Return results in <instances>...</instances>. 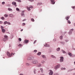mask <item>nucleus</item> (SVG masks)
<instances>
[{
	"label": "nucleus",
	"instance_id": "nucleus-1",
	"mask_svg": "<svg viewBox=\"0 0 75 75\" xmlns=\"http://www.w3.org/2000/svg\"><path fill=\"white\" fill-rule=\"evenodd\" d=\"M7 55L8 57H11L13 55V53H11L10 54V53H9V52H7Z\"/></svg>",
	"mask_w": 75,
	"mask_h": 75
},
{
	"label": "nucleus",
	"instance_id": "nucleus-2",
	"mask_svg": "<svg viewBox=\"0 0 75 75\" xmlns=\"http://www.w3.org/2000/svg\"><path fill=\"white\" fill-rule=\"evenodd\" d=\"M1 30L2 33H4L6 32V30H5V29H4V27L2 26H1Z\"/></svg>",
	"mask_w": 75,
	"mask_h": 75
},
{
	"label": "nucleus",
	"instance_id": "nucleus-3",
	"mask_svg": "<svg viewBox=\"0 0 75 75\" xmlns=\"http://www.w3.org/2000/svg\"><path fill=\"white\" fill-rule=\"evenodd\" d=\"M4 38L3 39V40L4 41H6L7 39V36H4Z\"/></svg>",
	"mask_w": 75,
	"mask_h": 75
},
{
	"label": "nucleus",
	"instance_id": "nucleus-4",
	"mask_svg": "<svg viewBox=\"0 0 75 75\" xmlns=\"http://www.w3.org/2000/svg\"><path fill=\"white\" fill-rule=\"evenodd\" d=\"M60 66H61L60 64H58L55 67V70H57V69L59 68L60 67Z\"/></svg>",
	"mask_w": 75,
	"mask_h": 75
},
{
	"label": "nucleus",
	"instance_id": "nucleus-5",
	"mask_svg": "<svg viewBox=\"0 0 75 75\" xmlns=\"http://www.w3.org/2000/svg\"><path fill=\"white\" fill-rule=\"evenodd\" d=\"M60 62H63L64 61V58L62 57H60Z\"/></svg>",
	"mask_w": 75,
	"mask_h": 75
},
{
	"label": "nucleus",
	"instance_id": "nucleus-6",
	"mask_svg": "<svg viewBox=\"0 0 75 75\" xmlns=\"http://www.w3.org/2000/svg\"><path fill=\"white\" fill-rule=\"evenodd\" d=\"M55 0H51L50 1H51V3H52V4H55Z\"/></svg>",
	"mask_w": 75,
	"mask_h": 75
},
{
	"label": "nucleus",
	"instance_id": "nucleus-7",
	"mask_svg": "<svg viewBox=\"0 0 75 75\" xmlns=\"http://www.w3.org/2000/svg\"><path fill=\"white\" fill-rule=\"evenodd\" d=\"M50 75H52L53 74V71L52 70H50V72L49 74Z\"/></svg>",
	"mask_w": 75,
	"mask_h": 75
},
{
	"label": "nucleus",
	"instance_id": "nucleus-8",
	"mask_svg": "<svg viewBox=\"0 0 75 75\" xmlns=\"http://www.w3.org/2000/svg\"><path fill=\"white\" fill-rule=\"evenodd\" d=\"M33 63L34 64H36L38 63V61L37 60H34L33 62Z\"/></svg>",
	"mask_w": 75,
	"mask_h": 75
},
{
	"label": "nucleus",
	"instance_id": "nucleus-9",
	"mask_svg": "<svg viewBox=\"0 0 75 75\" xmlns=\"http://www.w3.org/2000/svg\"><path fill=\"white\" fill-rule=\"evenodd\" d=\"M12 4L14 5L16 7L17 6V5H16V3L15 2H12Z\"/></svg>",
	"mask_w": 75,
	"mask_h": 75
},
{
	"label": "nucleus",
	"instance_id": "nucleus-10",
	"mask_svg": "<svg viewBox=\"0 0 75 75\" xmlns=\"http://www.w3.org/2000/svg\"><path fill=\"white\" fill-rule=\"evenodd\" d=\"M44 47H50V45H48L47 44H45L44 45Z\"/></svg>",
	"mask_w": 75,
	"mask_h": 75
},
{
	"label": "nucleus",
	"instance_id": "nucleus-11",
	"mask_svg": "<svg viewBox=\"0 0 75 75\" xmlns=\"http://www.w3.org/2000/svg\"><path fill=\"white\" fill-rule=\"evenodd\" d=\"M8 10L9 11H13V10H12V9H11V8H8Z\"/></svg>",
	"mask_w": 75,
	"mask_h": 75
},
{
	"label": "nucleus",
	"instance_id": "nucleus-12",
	"mask_svg": "<svg viewBox=\"0 0 75 75\" xmlns=\"http://www.w3.org/2000/svg\"><path fill=\"white\" fill-rule=\"evenodd\" d=\"M28 41H29L28 40H25L24 41V42H25V43H28Z\"/></svg>",
	"mask_w": 75,
	"mask_h": 75
},
{
	"label": "nucleus",
	"instance_id": "nucleus-13",
	"mask_svg": "<svg viewBox=\"0 0 75 75\" xmlns=\"http://www.w3.org/2000/svg\"><path fill=\"white\" fill-rule=\"evenodd\" d=\"M9 16L10 17H13V15L12 14H10L9 15Z\"/></svg>",
	"mask_w": 75,
	"mask_h": 75
},
{
	"label": "nucleus",
	"instance_id": "nucleus-14",
	"mask_svg": "<svg viewBox=\"0 0 75 75\" xmlns=\"http://www.w3.org/2000/svg\"><path fill=\"white\" fill-rule=\"evenodd\" d=\"M41 52H38L37 53V55H41Z\"/></svg>",
	"mask_w": 75,
	"mask_h": 75
},
{
	"label": "nucleus",
	"instance_id": "nucleus-15",
	"mask_svg": "<svg viewBox=\"0 0 75 75\" xmlns=\"http://www.w3.org/2000/svg\"><path fill=\"white\" fill-rule=\"evenodd\" d=\"M51 57L52 58H56V57L53 55H52Z\"/></svg>",
	"mask_w": 75,
	"mask_h": 75
},
{
	"label": "nucleus",
	"instance_id": "nucleus-16",
	"mask_svg": "<svg viewBox=\"0 0 75 75\" xmlns=\"http://www.w3.org/2000/svg\"><path fill=\"white\" fill-rule=\"evenodd\" d=\"M27 8V10H28V11H30V10H31L30 7H28Z\"/></svg>",
	"mask_w": 75,
	"mask_h": 75
},
{
	"label": "nucleus",
	"instance_id": "nucleus-17",
	"mask_svg": "<svg viewBox=\"0 0 75 75\" xmlns=\"http://www.w3.org/2000/svg\"><path fill=\"white\" fill-rule=\"evenodd\" d=\"M60 50V48L58 47L57 49V51H59Z\"/></svg>",
	"mask_w": 75,
	"mask_h": 75
},
{
	"label": "nucleus",
	"instance_id": "nucleus-18",
	"mask_svg": "<svg viewBox=\"0 0 75 75\" xmlns=\"http://www.w3.org/2000/svg\"><path fill=\"white\" fill-rule=\"evenodd\" d=\"M69 18H70L69 16H68L66 18L67 20H68L69 19Z\"/></svg>",
	"mask_w": 75,
	"mask_h": 75
},
{
	"label": "nucleus",
	"instance_id": "nucleus-19",
	"mask_svg": "<svg viewBox=\"0 0 75 75\" xmlns=\"http://www.w3.org/2000/svg\"><path fill=\"white\" fill-rule=\"evenodd\" d=\"M68 54L69 56H70V57H71L72 56V54L71 53H69Z\"/></svg>",
	"mask_w": 75,
	"mask_h": 75
},
{
	"label": "nucleus",
	"instance_id": "nucleus-20",
	"mask_svg": "<svg viewBox=\"0 0 75 75\" xmlns=\"http://www.w3.org/2000/svg\"><path fill=\"white\" fill-rule=\"evenodd\" d=\"M42 4V3H38L37 4V6H38L39 5L40 6V5H41V4Z\"/></svg>",
	"mask_w": 75,
	"mask_h": 75
},
{
	"label": "nucleus",
	"instance_id": "nucleus-21",
	"mask_svg": "<svg viewBox=\"0 0 75 75\" xmlns=\"http://www.w3.org/2000/svg\"><path fill=\"white\" fill-rule=\"evenodd\" d=\"M7 21H5L4 22V24H7Z\"/></svg>",
	"mask_w": 75,
	"mask_h": 75
},
{
	"label": "nucleus",
	"instance_id": "nucleus-22",
	"mask_svg": "<svg viewBox=\"0 0 75 75\" xmlns=\"http://www.w3.org/2000/svg\"><path fill=\"white\" fill-rule=\"evenodd\" d=\"M63 38V37L62 36H60V38L61 40H62V38Z\"/></svg>",
	"mask_w": 75,
	"mask_h": 75
},
{
	"label": "nucleus",
	"instance_id": "nucleus-23",
	"mask_svg": "<svg viewBox=\"0 0 75 75\" xmlns=\"http://www.w3.org/2000/svg\"><path fill=\"white\" fill-rule=\"evenodd\" d=\"M66 69H65V68H61V69L62 70H63V69H64V70H65Z\"/></svg>",
	"mask_w": 75,
	"mask_h": 75
},
{
	"label": "nucleus",
	"instance_id": "nucleus-24",
	"mask_svg": "<svg viewBox=\"0 0 75 75\" xmlns=\"http://www.w3.org/2000/svg\"><path fill=\"white\" fill-rule=\"evenodd\" d=\"M72 34V32L70 30L69 32V34L70 35V34Z\"/></svg>",
	"mask_w": 75,
	"mask_h": 75
},
{
	"label": "nucleus",
	"instance_id": "nucleus-25",
	"mask_svg": "<svg viewBox=\"0 0 75 75\" xmlns=\"http://www.w3.org/2000/svg\"><path fill=\"white\" fill-rule=\"evenodd\" d=\"M5 17H8V15H6V14H5L4 15Z\"/></svg>",
	"mask_w": 75,
	"mask_h": 75
},
{
	"label": "nucleus",
	"instance_id": "nucleus-26",
	"mask_svg": "<svg viewBox=\"0 0 75 75\" xmlns=\"http://www.w3.org/2000/svg\"><path fill=\"white\" fill-rule=\"evenodd\" d=\"M31 21H33L34 22L35 21L34 19L33 18H32L31 19Z\"/></svg>",
	"mask_w": 75,
	"mask_h": 75
},
{
	"label": "nucleus",
	"instance_id": "nucleus-27",
	"mask_svg": "<svg viewBox=\"0 0 75 75\" xmlns=\"http://www.w3.org/2000/svg\"><path fill=\"white\" fill-rule=\"evenodd\" d=\"M67 21L69 24H71V22L70 21H69V20H68Z\"/></svg>",
	"mask_w": 75,
	"mask_h": 75
},
{
	"label": "nucleus",
	"instance_id": "nucleus-28",
	"mask_svg": "<svg viewBox=\"0 0 75 75\" xmlns=\"http://www.w3.org/2000/svg\"><path fill=\"white\" fill-rule=\"evenodd\" d=\"M36 70H34V74H36Z\"/></svg>",
	"mask_w": 75,
	"mask_h": 75
},
{
	"label": "nucleus",
	"instance_id": "nucleus-29",
	"mask_svg": "<svg viewBox=\"0 0 75 75\" xmlns=\"http://www.w3.org/2000/svg\"><path fill=\"white\" fill-rule=\"evenodd\" d=\"M42 58H45V56L44 55H42Z\"/></svg>",
	"mask_w": 75,
	"mask_h": 75
},
{
	"label": "nucleus",
	"instance_id": "nucleus-30",
	"mask_svg": "<svg viewBox=\"0 0 75 75\" xmlns=\"http://www.w3.org/2000/svg\"><path fill=\"white\" fill-rule=\"evenodd\" d=\"M18 47H22V45H21V44H19L18 45Z\"/></svg>",
	"mask_w": 75,
	"mask_h": 75
},
{
	"label": "nucleus",
	"instance_id": "nucleus-31",
	"mask_svg": "<svg viewBox=\"0 0 75 75\" xmlns=\"http://www.w3.org/2000/svg\"><path fill=\"white\" fill-rule=\"evenodd\" d=\"M26 65L27 66H30V64L27 63L26 64Z\"/></svg>",
	"mask_w": 75,
	"mask_h": 75
},
{
	"label": "nucleus",
	"instance_id": "nucleus-32",
	"mask_svg": "<svg viewBox=\"0 0 75 75\" xmlns=\"http://www.w3.org/2000/svg\"><path fill=\"white\" fill-rule=\"evenodd\" d=\"M40 70H41V71L42 72H43V69H40Z\"/></svg>",
	"mask_w": 75,
	"mask_h": 75
},
{
	"label": "nucleus",
	"instance_id": "nucleus-33",
	"mask_svg": "<svg viewBox=\"0 0 75 75\" xmlns=\"http://www.w3.org/2000/svg\"><path fill=\"white\" fill-rule=\"evenodd\" d=\"M29 1H31V2H33V1H34V0H29Z\"/></svg>",
	"mask_w": 75,
	"mask_h": 75
},
{
	"label": "nucleus",
	"instance_id": "nucleus-34",
	"mask_svg": "<svg viewBox=\"0 0 75 75\" xmlns=\"http://www.w3.org/2000/svg\"><path fill=\"white\" fill-rule=\"evenodd\" d=\"M37 52V50H35L34 51V52Z\"/></svg>",
	"mask_w": 75,
	"mask_h": 75
},
{
	"label": "nucleus",
	"instance_id": "nucleus-35",
	"mask_svg": "<svg viewBox=\"0 0 75 75\" xmlns=\"http://www.w3.org/2000/svg\"><path fill=\"white\" fill-rule=\"evenodd\" d=\"M73 30H74V29H72L71 30H70V31H71V32H72Z\"/></svg>",
	"mask_w": 75,
	"mask_h": 75
},
{
	"label": "nucleus",
	"instance_id": "nucleus-36",
	"mask_svg": "<svg viewBox=\"0 0 75 75\" xmlns=\"http://www.w3.org/2000/svg\"><path fill=\"white\" fill-rule=\"evenodd\" d=\"M41 62L42 64H44V63L45 62L44 61H42Z\"/></svg>",
	"mask_w": 75,
	"mask_h": 75
},
{
	"label": "nucleus",
	"instance_id": "nucleus-37",
	"mask_svg": "<svg viewBox=\"0 0 75 75\" xmlns=\"http://www.w3.org/2000/svg\"><path fill=\"white\" fill-rule=\"evenodd\" d=\"M19 40L20 41H21V38H19Z\"/></svg>",
	"mask_w": 75,
	"mask_h": 75
},
{
	"label": "nucleus",
	"instance_id": "nucleus-38",
	"mask_svg": "<svg viewBox=\"0 0 75 75\" xmlns=\"http://www.w3.org/2000/svg\"><path fill=\"white\" fill-rule=\"evenodd\" d=\"M16 9L17 11H19V9L18 8H16Z\"/></svg>",
	"mask_w": 75,
	"mask_h": 75
},
{
	"label": "nucleus",
	"instance_id": "nucleus-39",
	"mask_svg": "<svg viewBox=\"0 0 75 75\" xmlns=\"http://www.w3.org/2000/svg\"><path fill=\"white\" fill-rule=\"evenodd\" d=\"M7 23H8V25H11V24L10 23V22H8Z\"/></svg>",
	"mask_w": 75,
	"mask_h": 75
},
{
	"label": "nucleus",
	"instance_id": "nucleus-40",
	"mask_svg": "<svg viewBox=\"0 0 75 75\" xmlns=\"http://www.w3.org/2000/svg\"><path fill=\"white\" fill-rule=\"evenodd\" d=\"M71 7H72V8L74 9V8H75V6H71Z\"/></svg>",
	"mask_w": 75,
	"mask_h": 75
},
{
	"label": "nucleus",
	"instance_id": "nucleus-41",
	"mask_svg": "<svg viewBox=\"0 0 75 75\" xmlns=\"http://www.w3.org/2000/svg\"><path fill=\"white\" fill-rule=\"evenodd\" d=\"M2 4H5V2H3L2 3Z\"/></svg>",
	"mask_w": 75,
	"mask_h": 75
},
{
	"label": "nucleus",
	"instance_id": "nucleus-42",
	"mask_svg": "<svg viewBox=\"0 0 75 75\" xmlns=\"http://www.w3.org/2000/svg\"><path fill=\"white\" fill-rule=\"evenodd\" d=\"M1 19H2V20H4V17H1Z\"/></svg>",
	"mask_w": 75,
	"mask_h": 75
},
{
	"label": "nucleus",
	"instance_id": "nucleus-43",
	"mask_svg": "<svg viewBox=\"0 0 75 75\" xmlns=\"http://www.w3.org/2000/svg\"><path fill=\"white\" fill-rule=\"evenodd\" d=\"M30 8H33V7L32 6H30Z\"/></svg>",
	"mask_w": 75,
	"mask_h": 75
},
{
	"label": "nucleus",
	"instance_id": "nucleus-44",
	"mask_svg": "<svg viewBox=\"0 0 75 75\" xmlns=\"http://www.w3.org/2000/svg\"><path fill=\"white\" fill-rule=\"evenodd\" d=\"M25 25V23H23L22 24L23 25Z\"/></svg>",
	"mask_w": 75,
	"mask_h": 75
},
{
	"label": "nucleus",
	"instance_id": "nucleus-45",
	"mask_svg": "<svg viewBox=\"0 0 75 75\" xmlns=\"http://www.w3.org/2000/svg\"><path fill=\"white\" fill-rule=\"evenodd\" d=\"M18 2H21V0H18Z\"/></svg>",
	"mask_w": 75,
	"mask_h": 75
},
{
	"label": "nucleus",
	"instance_id": "nucleus-46",
	"mask_svg": "<svg viewBox=\"0 0 75 75\" xmlns=\"http://www.w3.org/2000/svg\"><path fill=\"white\" fill-rule=\"evenodd\" d=\"M37 42V40H35L34 41L33 43H34V44H35V42Z\"/></svg>",
	"mask_w": 75,
	"mask_h": 75
},
{
	"label": "nucleus",
	"instance_id": "nucleus-47",
	"mask_svg": "<svg viewBox=\"0 0 75 75\" xmlns=\"http://www.w3.org/2000/svg\"><path fill=\"white\" fill-rule=\"evenodd\" d=\"M23 15H24V13H23V12L22 13H21V15L23 16Z\"/></svg>",
	"mask_w": 75,
	"mask_h": 75
},
{
	"label": "nucleus",
	"instance_id": "nucleus-48",
	"mask_svg": "<svg viewBox=\"0 0 75 75\" xmlns=\"http://www.w3.org/2000/svg\"><path fill=\"white\" fill-rule=\"evenodd\" d=\"M0 24H3V22L1 21H0Z\"/></svg>",
	"mask_w": 75,
	"mask_h": 75
},
{
	"label": "nucleus",
	"instance_id": "nucleus-49",
	"mask_svg": "<svg viewBox=\"0 0 75 75\" xmlns=\"http://www.w3.org/2000/svg\"><path fill=\"white\" fill-rule=\"evenodd\" d=\"M26 20V19H25L23 20V21H25Z\"/></svg>",
	"mask_w": 75,
	"mask_h": 75
},
{
	"label": "nucleus",
	"instance_id": "nucleus-50",
	"mask_svg": "<svg viewBox=\"0 0 75 75\" xmlns=\"http://www.w3.org/2000/svg\"><path fill=\"white\" fill-rule=\"evenodd\" d=\"M63 53H65V51H63Z\"/></svg>",
	"mask_w": 75,
	"mask_h": 75
},
{
	"label": "nucleus",
	"instance_id": "nucleus-51",
	"mask_svg": "<svg viewBox=\"0 0 75 75\" xmlns=\"http://www.w3.org/2000/svg\"><path fill=\"white\" fill-rule=\"evenodd\" d=\"M23 29H21V31H23Z\"/></svg>",
	"mask_w": 75,
	"mask_h": 75
},
{
	"label": "nucleus",
	"instance_id": "nucleus-52",
	"mask_svg": "<svg viewBox=\"0 0 75 75\" xmlns=\"http://www.w3.org/2000/svg\"><path fill=\"white\" fill-rule=\"evenodd\" d=\"M41 65V64H40L39 65V66H38V67H40Z\"/></svg>",
	"mask_w": 75,
	"mask_h": 75
},
{
	"label": "nucleus",
	"instance_id": "nucleus-53",
	"mask_svg": "<svg viewBox=\"0 0 75 75\" xmlns=\"http://www.w3.org/2000/svg\"><path fill=\"white\" fill-rule=\"evenodd\" d=\"M14 53L13 54V53L12 55H14Z\"/></svg>",
	"mask_w": 75,
	"mask_h": 75
},
{
	"label": "nucleus",
	"instance_id": "nucleus-54",
	"mask_svg": "<svg viewBox=\"0 0 75 75\" xmlns=\"http://www.w3.org/2000/svg\"><path fill=\"white\" fill-rule=\"evenodd\" d=\"M20 75H23V74H20Z\"/></svg>",
	"mask_w": 75,
	"mask_h": 75
}]
</instances>
